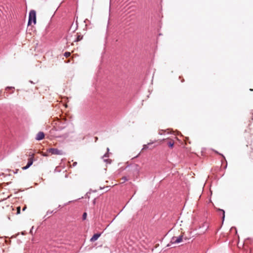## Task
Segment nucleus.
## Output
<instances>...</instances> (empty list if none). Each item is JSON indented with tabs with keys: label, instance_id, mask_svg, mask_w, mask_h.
Wrapping results in <instances>:
<instances>
[{
	"label": "nucleus",
	"instance_id": "1",
	"mask_svg": "<svg viewBox=\"0 0 253 253\" xmlns=\"http://www.w3.org/2000/svg\"><path fill=\"white\" fill-rule=\"evenodd\" d=\"M32 23L34 24L36 23V12L34 10H31L30 11L28 25H30Z\"/></svg>",
	"mask_w": 253,
	"mask_h": 253
},
{
	"label": "nucleus",
	"instance_id": "2",
	"mask_svg": "<svg viewBox=\"0 0 253 253\" xmlns=\"http://www.w3.org/2000/svg\"><path fill=\"white\" fill-rule=\"evenodd\" d=\"M47 152L51 154L57 155H63L65 154L62 150L54 148H49L47 149Z\"/></svg>",
	"mask_w": 253,
	"mask_h": 253
},
{
	"label": "nucleus",
	"instance_id": "3",
	"mask_svg": "<svg viewBox=\"0 0 253 253\" xmlns=\"http://www.w3.org/2000/svg\"><path fill=\"white\" fill-rule=\"evenodd\" d=\"M34 154L33 153L30 154L29 156L31 157L28 159V163L27 164V165L24 167H23V169L26 170L28 169L30 166H31L33 163L34 161Z\"/></svg>",
	"mask_w": 253,
	"mask_h": 253
},
{
	"label": "nucleus",
	"instance_id": "4",
	"mask_svg": "<svg viewBox=\"0 0 253 253\" xmlns=\"http://www.w3.org/2000/svg\"><path fill=\"white\" fill-rule=\"evenodd\" d=\"M183 236L180 235L179 237H173L171 239V243L172 244H178L182 242Z\"/></svg>",
	"mask_w": 253,
	"mask_h": 253
},
{
	"label": "nucleus",
	"instance_id": "5",
	"mask_svg": "<svg viewBox=\"0 0 253 253\" xmlns=\"http://www.w3.org/2000/svg\"><path fill=\"white\" fill-rule=\"evenodd\" d=\"M44 137V133L42 131L39 132L36 137V139L37 140H41Z\"/></svg>",
	"mask_w": 253,
	"mask_h": 253
},
{
	"label": "nucleus",
	"instance_id": "6",
	"mask_svg": "<svg viewBox=\"0 0 253 253\" xmlns=\"http://www.w3.org/2000/svg\"><path fill=\"white\" fill-rule=\"evenodd\" d=\"M101 233H100L94 234L93 235V236L91 238V239L90 240V241L94 242V241H96L99 238V237L101 236Z\"/></svg>",
	"mask_w": 253,
	"mask_h": 253
},
{
	"label": "nucleus",
	"instance_id": "7",
	"mask_svg": "<svg viewBox=\"0 0 253 253\" xmlns=\"http://www.w3.org/2000/svg\"><path fill=\"white\" fill-rule=\"evenodd\" d=\"M107 152H108L109 151V148H107ZM107 157H109V154L108 153H106L103 156L102 158L104 159V162H107V163L109 162V163H110V161H111L110 160L104 159L105 158H107Z\"/></svg>",
	"mask_w": 253,
	"mask_h": 253
},
{
	"label": "nucleus",
	"instance_id": "8",
	"mask_svg": "<svg viewBox=\"0 0 253 253\" xmlns=\"http://www.w3.org/2000/svg\"><path fill=\"white\" fill-rule=\"evenodd\" d=\"M218 211L221 212L222 216V222H223L225 218V211L224 210L221 209H218Z\"/></svg>",
	"mask_w": 253,
	"mask_h": 253
},
{
	"label": "nucleus",
	"instance_id": "9",
	"mask_svg": "<svg viewBox=\"0 0 253 253\" xmlns=\"http://www.w3.org/2000/svg\"><path fill=\"white\" fill-rule=\"evenodd\" d=\"M82 38H83V36H78L76 40L74 41V42H79L80 41H81L82 39Z\"/></svg>",
	"mask_w": 253,
	"mask_h": 253
},
{
	"label": "nucleus",
	"instance_id": "10",
	"mask_svg": "<svg viewBox=\"0 0 253 253\" xmlns=\"http://www.w3.org/2000/svg\"><path fill=\"white\" fill-rule=\"evenodd\" d=\"M168 146L170 147V148H172L173 146V145H174V143L173 142H171V141H169L168 143Z\"/></svg>",
	"mask_w": 253,
	"mask_h": 253
},
{
	"label": "nucleus",
	"instance_id": "11",
	"mask_svg": "<svg viewBox=\"0 0 253 253\" xmlns=\"http://www.w3.org/2000/svg\"><path fill=\"white\" fill-rule=\"evenodd\" d=\"M57 211V210H56L55 211H50L48 210L46 212V215L52 214L53 212H56Z\"/></svg>",
	"mask_w": 253,
	"mask_h": 253
},
{
	"label": "nucleus",
	"instance_id": "12",
	"mask_svg": "<svg viewBox=\"0 0 253 253\" xmlns=\"http://www.w3.org/2000/svg\"><path fill=\"white\" fill-rule=\"evenodd\" d=\"M87 216V213L86 212H84L82 216L83 220H84L86 219Z\"/></svg>",
	"mask_w": 253,
	"mask_h": 253
},
{
	"label": "nucleus",
	"instance_id": "13",
	"mask_svg": "<svg viewBox=\"0 0 253 253\" xmlns=\"http://www.w3.org/2000/svg\"><path fill=\"white\" fill-rule=\"evenodd\" d=\"M70 54H71L70 52H66L64 53V56H66V57H69V56H70Z\"/></svg>",
	"mask_w": 253,
	"mask_h": 253
},
{
	"label": "nucleus",
	"instance_id": "14",
	"mask_svg": "<svg viewBox=\"0 0 253 253\" xmlns=\"http://www.w3.org/2000/svg\"><path fill=\"white\" fill-rule=\"evenodd\" d=\"M20 213V207H18L17 208V212H16V214H19Z\"/></svg>",
	"mask_w": 253,
	"mask_h": 253
},
{
	"label": "nucleus",
	"instance_id": "15",
	"mask_svg": "<svg viewBox=\"0 0 253 253\" xmlns=\"http://www.w3.org/2000/svg\"><path fill=\"white\" fill-rule=\"evenodd\" d=\"M122 179V180H124V182L128 180V179L127 178V177L126 176H123Z\"/></svg>",
	"mask_w": 253,
	"mask_h": 253
},
{
	"label": "nucleus",
	"instance_id": "16",
	"mask_svg": "<svg viewBox=\"0 0 253 253\" xmlns=\"http://www.w3.org/2000/svg\"><path fill=\"white\" fill-rule=\"evenodd\" d=\"M148 148V146L147 145H144L142 149H146Z\"/></svg>",
	"mask_w": 253,
	"mask_h": 253
},
{
	"label": "nucleus",
	"instance_id": "17",
	"mask_svg": "<svg viewBox=\"0 0 253 253\" xmlns=\"http://www.w3.org/2000/svg\"><path fill=\"white\" fill-rule=\"evenodd\" d=\"M26 208H27L26 206H25L23 207V209H22V211H25V210L26 209Z\"/></svg>",
	"mask_w": 253,
	"mask_h": 253
},
{
	"label": "nucleus",
	"instance_id": "18",
	"mask_svg": "<svg viewBox=\"0 0 253 253\" xmlns=\"http://www.w3.org/2000/svg\"><path fill=\"white\" fill-rule=\"evenodd\" d=\"M77 162H74L73 164V167H75L77 165Z\"/></svg>",
	"mask_w": 253,
	"mask_h": 253
},
{
	"label": "nucleus",
	"instance_id": "19",
	"mask_svg": "<svg viewBox=\"0 0 253 253\" xmlns=\"http://www.w3.org/2000/svg\"><path fill=\"white\" fill-rule=\"evenodd\" d=\"M29 82L32 84H34L32 81H30Z\"/></svg>",
	"mask_w": 253,
	"mask_h": 253
},
{
	"label": "nucleus",
	"instance_id": "20",
	"mask_svg": "<svg viewBox=\"0 0 253 253\" xmlns=\"http://www.w3.org/2000/svg\"><path fill=\"white\" fill-rule=\"evenodd\" d=\"M12 88V87H7L6 89Z\"/></svg>",
	"mask_w": 253,
	"mask_h": 253
},
{
	"label": "nucleus",
	"instance_id": "21",
	"mask_svg": "<svg viewBox=\"0 0 253 253\" xmlns=\"http://www.w3.org/2000/svg\"><path fill=\"white\" fill-rule=\"evenodd\" d=\"M61 207H61V205H59V206H58V208H61Z\"/></svg>",
	"mask_w": 253,
	"mask_h": 253
}]
</instances>
